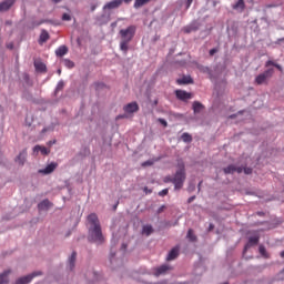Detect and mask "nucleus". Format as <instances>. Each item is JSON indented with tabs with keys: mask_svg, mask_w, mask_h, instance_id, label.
<instances>
[{
	"mask_svg": "<svg viewBox=\"0 0 284 284\" xmlns=\"http://www.w3.org/2000/svg\"><path fill=\"white\" fill-rule=\"evenodd\" d=\"M280 256H281L282 258H284V251H282V252L280 253Z\"/></svg>",
	"mask_w": 284,
	"mask_h": 284,
	"instance_id": "obj_50",
	"label": "nucleus"
},
{
	"mask_svg": "<svg viewBox=\"0 0 284 284\" xmlns=\"http://www.w3.org/2000/svg\"><path fill=\"white\" fill-rule=\"evenodd\" d=\"M94 10H97V4L91 6V12H94Z\"/></svg>",
	"mask_w": 284,
	"mask_h": 284,
	"instance_id": "obj_47",
	"label": "nucleus"
},
{
	"mask_svg": "<svg viewBox=\"0 0 284 284\" xmlns=\"http://www.w3.org/2000/svg\"><path fill=\"white\" fill-rule=\"evenodd\" d=\"M116 119H128V115L123 114V115H118Z\"/></svg>",
	"mask_w": 284,
	"mask_h": 284,
	"instance_id": "obj_46",
	"label": "nucleus"
},
{
	"mask_svg": "<svg viewBox=\"0 0 284 284\" xmlns=\"http://www.w3.org/2000/svg\"><path fill=\"white\" fill-rule=\"evenodd\" d=\"M26 159H28V150H23L19 153V155L16 158V163H18V165H24Z\"/></svg>",
	"mask_w": 284,
	"mask_h": 284,
	"instance_id": "obj_13",
	"label": "nucleus"
},
{
	"mask_svg": "<svg viewBox=\"0 0 284 284\" xmlns=\"http://www.w3.org/2000/svg\"><path fill=\"white\" fill-rule=\"evenodd\" d=\"M212 230H214V224L209 225V232H212Z\"/></svg>",
	"mask_w": 284,
	"mask_h": 284,
	"instance_id": "obj_48",
	"label": "nucleus"
},
{
	"mask_svg": "<svg viewBox=\"0 0 284 284\" xmlns=\"http://www.w3.org/2000/svg\"><path fill=\"white\" fill-rule=\"evenodd\" d=\"M53 3H61V0H52Z\"/></svg>",
	"mask_w": 284,
	"mask_h": 284,
	"instance_id": "obj_49",
	"label": "nucleus"
},
{
	"mask_svg": "<svg viewBox=\"0 0 284 284\" xmlns=\"http://www.w3.org/2000/svg\"><path fill=\"white\" fill-rule=\"evenodd\" d=\"M143 191L145 192V194H152V190L148 189V186H145Z\"/></svg>",
	"mask_w": 284,
	"mask_h": 284,
	"instance_id": "obj_44",
	"label": "nucleus"
},
{
	"mask_svg": "<svg viewBox=\"0 0 284 284\" xmlns=\"http://www.w3.org/2000/svg\"><path fill=\"white\" fill-rule=\"evenodd\" d=\"M58 166L59 164L57 162H51L44 169H41L38 172L39 174H44V175L52 174V172H54Z\"/></svg>",
	"mask_w": 284,
	"mask_h": 284,
	"instance_id": "obj_8",
	"label": "nucleus"
},
{
	"mask_svg": "<svg viewBox=\"0 0 284 284\" xmlns=\"http://www.w3.org/2000/svg\"><path fill=\"white\" fill-rule=\"evenodd\" d=\"M196 30H199V26L196 24H190L183 28V32L184 34H190L192 32H196Z\"/></svg>",
	"mask_w": 284,
	"mask_h": 284,
	"instance_id": "obj_22",
	"label": "nucleus"
},
{
	"mask_svg": "<svg viewBox=\"0 0 284 284\" xmlns=\"http://www.w3.org/2000/svg\"><path fill=\"white\" fill-rule=\"evenodd\" d=\"M194 0H186V8H190L191 6H192V2H193Z\"/></svg>",
	"mask_w": 284,
	"mask_h": 284,
	"instance_id": "obj_45",
	"label": "nucleus"
},
{
	"mask_svg": "<svg viewBox=\"0 0 284 284\" xmlns=\"http://www.w3.org/2000/svg\"><path fill=\"white\" fill-rule=\"evenodd\" d=\"M216 52H219V49H211L209 54H210V57H214V54H216Z\"/></svg>",
	"mask_w": 284,
	"mask_h": 284,
	"instance_id": "obj_39",
	"label": "nucleus"
},
{
	"mask_svg": "<svg viewBox=\"0 0 284 284\" xmlns=\"http://www.w3.org/2000/svg\"><path fill=\"white\" fill-rule=\"evenodd\" d=\"M49 39H50V33H48V32L45 31V29H43V30L41 31V34H40V38H39V43H40V45H43V43H45L47 41H49Z\"/></svg>",
	"mask_w": 284,
	"mask_h": 284,
	"instance_id": "obj_19",
	"label": "nucleus"
},
{
	"mask_svg": "<svg viewBox=\"0 0 284 284\" xmlns=\"http://www.w3.org/2000/svg\"><path fill=\"white\" fill-rule=\"evenodd\" d=\"M154 232V229H152V225H144L142 229V234H145V236H150Z\"/></svg>",
	"mask_w": 284,
	"mask_h": 284,
	"instance_id": "obj_27",
	"label": "nucleus"
},
{
	"mask_svg": "<svg viewBox=\"0 0 284 284\" xmlns=\"http://www.w3.org/2000/svg\"><path fill=\"white\" fill-rule=\"evenodd\" d=\"M258 241H261V236L258 235L248 237V242L244 246V254L250 250V247H254V245H258Z\"/></svg>",
	"mask_w": 284,
	"mask_h": 284,
	"instance_id": "obj_9",
	"label": "nucleus"
},
{
	"mask_svg": "<svg viewBox=\"0 0 284 284\" xmlns=\"http://www.w3.org/2000/svg\"><path fill=\"white\" fill-rule=\"evenodd\" d=\"M175 97H176V99H179V101L187 102V101H190V99H193L194 94H192L187 91H184V90H176Z\"/></svg>",
	"mask_w": 284,
	"mask_h": 284,
	"instance_id": "obj_6",
	"label": "nucleus"
},
{
	"mask_svg": "<svg viewBox=\"0 0 284 284\" xmlns=\"http://www.w3.org/2000/svg\"><path fill=\"white\" fill-rule=\"evenodd\" d=\"M176 83L178 85H190V83H194V80L190 75H183L176 80Z\"/></svg>",
	"mask_w": 284,
	"mask_h": 284,
	"instance_id": "obj_14",
	"label": "nucleus"
},
{
	"mask_svg": "<svg viewBox=\"0 0 284 284\" xmlns=\"http://www.w3.org/2000/svg\"><path fill=\"white\" fill-rule=\"evenodd\" d=\"M272 65H273V68H276V70H278L280 72H283V67H281V64H278V63H276V62H274L272 60H267L265 62V68H270Z\"/></svg>",
	"mask_w": 284,
	"mask_h": 284,
	"instance_id": "obj_23",
	"label": "nucleus"
},
{
	"mask_svg": "<svg viewBox=\"0 0 284 284\" xmlns=\"http://www.w3.org/2000/svg\"><path fill=\"white\" fill-rule=\"evenodd\" d=\"M258 252L261 256H263L264 258H270V254L267 253V250L265 248V246L260 245Z\"/></svg>",
	"mask_w": 284,
	"mask_h": 284,
	"instance_id": "obj_28",
	"label": "nucleus"
},
{
	"mask_svg": "<svg viewBox=\"0 0 284 284\" xmlns=\"http://www.w3.org/2000/svg\"><path fill=\"white\" fill-rule=\"evenodd\" d=\"M58 74H61V69L58 70Z\"/></svg>",
	"mask_w": 284,
	"mask_h": 284,
	"instance_id": "obj_54",
	"label": "nucleus"
},
{
	"mask_svg": "<svg viewBox=\"0 0 284 284\" xmlns=\"http://www.w3.org/2000/svg\"><path fill=\"white\" fill-rule=\"evenodd\" d=\"M244 171V173L246 174H252V168H244L242 169V172Z\"/></svg>",
	"mask_w": 284,
	"mask_h": 284,
	"instance_id": "obj_40",
	"label": "nucleus"
},
{
	"mask_svg": "<svg viewBox=\"0 0 284 284\" xmlns=\"http://www.w3.org/2000/svg\"><path fill=\"white\" fill-rule=\"evenodd\" d=\"M187 239H190V241H196V235H194V231L192 229L187 231Z\"/></svg>",
	"mask_w": 284,
	"mask_h": 284,
	"instance_id": "obj_33",
	"label": "nucleus"
},
{
	"mask_svg": "<svg viewBox=\"0 0 284 284\" xmlns=\"http://www.w3.org/2000/svg\"><path fill=\"white\" fill-rule=\"evenodd\" d=\"M68 52V47L65 45H60L57 50H55V54L57 57H65V53Z\"/></svg>",
	"mask_w": 284,
	"mask_h": 284,
	"instance_id": "obj_24",
	"label": "nucleus"
},
{
	"mask_svg": "<svg viewBox=\"0 0 284 284\" xmlns=\"http://www.w3.org/2000/svg\"><path fill=\"white\" fill-rule=\"evenodd\" d=\"M135 32H136V28H134L133 26H130L126 29L120 30V37H121L120 50L123 52V54H128V51L130 50V41L134 39Z\"/></svg>",
	"mask_w": 284,
	"mask_h": 284,
	"instance_id": "obj_2",
	"label": "nucleus"
},
{
	"mask_svg": "<svg viewBox=\"0 0 284 284\" xmlns=\"http://www.w3.org/2000/svg\"><path fill=\"white\" fill-rule=\"evenodd\" d=\"M148 165H154V162L149 160V161H145V162L142 163L143 168H148Z\"/></svg>",
	"mask_w": 284,
	"mask_h": 284,
	"instance_id": "obj_38",
	"label": "nucleus"
},
{
	"mask_svg": "<svg viewBox=\"0 0 284 284\" xmlns=\"http://www.w3.org/2000/svg\"><path fill=\"white\" fill-rule=\"evenodd\" d=\"M196 200V195H193L191 197L187 199V203H192Z\"/></svg>",
	"mask_w": 284,
	"mask_h": 284,
	"instance_id": "obj_42",
	"label": "nucleus"
},
{
	"mask_svg": "<svg viewBox=\"0 0 284 284\" xmlns=\"http://www.w3.org/2000/svg\"><path fill=\"white\" fill-rule=\"evenodd\" d=\"M123 110L126 114H134V112H139V103L131 102L123 106Z\"/></svg>",
	"mask_w": 284,
	"mask_h": 284,
	"instance_id": "obj_10",
	"label": "nucleus"
},
{
	"mask_svg": "<svg viewBox=\"0 0 284 284\" xmlns=\"http://www.w3.org/2000/svg\"><path fill=\"white\" fill-rule=\"evenodd\" d=\"M158 121L161 123V125H163V128H168V121H165V119L160 118Z\"/></svg>",
	"mask_w": 284,
	"mask_h": 284,
	"instance_id": "obj_37",
	"label": "nucleus"
},
{
	"mask_svg": "<svg viewBox=\"0 0 284 284\" xmlns=\"http://www.w3.org/2000/svg\"><path fill=\"white\" fill-rule=\"evenodd\" d=\"M151 0H135L134 8H143L146 3H150Z\"/></svg>",
	"mask_w": 284,
	"mask_h": 284,
	"instance_id": "obj_29",
	"label": "nucleus"
},
{
	"mask_svg": "<svg viewBox=\"0 0 284 284\" xmlns=\"http://www.w3.org/2000/svg\"><path fill=\"white\" fill-rule=\"evenodd\" d=\"M182 141H184V143H191L192 135H190L189 133H183L182 134Z\"/></svg>",
	"mask_w": 284,
	"mask_h": 284,
	"instance_id": "obj_32",
	"label": "nucleus"
},
{
	"mask_svg": "<svg viewBox=\"0 0 284 284\" xmlns=\"http://www.w3.org/2000/svg\"><path fill=\"white\" fill-rule=\"evenodd\" d=\"M36 276H41V272H33L30 275L20 277L16 281V284H28L32 282V278H34Z\"/></svg>",
	"mask_w": 284,
	"mask_h": 284,
	"instance_id": "obj_7",
	"label": "nucleus"
},
{
	"mask_svg": "<svg viewBox=\"0 0 284 284\" xmlns=\"http://www.w3.org/2000/svg\"><path fill=\"white\" fill-rule=\"evenodd\" d=\"M165 211V205H162L158 209V214H161Z\"/></svg>",
	"mask_w": 284,
	"mask_h": 284,
	"instance_id": "obj_41",
	"label": "nucleus"
},
{
	"mask_svg": "<svg viewBox=\"0 0 284 284\" xmlns=\"http://www.w3.org/2000/svg\"><path fill=\"white\" fill-rule=\"evenodd\" d=\"M179 257V246H175V247H173L170 252H169V254H168V256H166V261H174L175 258H178Z\"/></svg>",
	"mask_w": 284,
	"mask_h": 284,
	"instance_id": "obj_17",
	"label": "nucleus"
},
{
	"mask_svg": "<svg viewBox=\"0 0 284 284\" xmlns=\"http://www.w3.org/2000/svg\"><path fill=\"white\" fill-rule=\"evenodd\" d=\"M62 21H72V17L69 13H63Z\"/></svg>",
	"mask_w": 284,
	"mask_h": 284,
	"instance_id": "obj_34",
	"label": "nucleus"
},
{
	"mask_svg": "<svg viewBox=\"0 0 284 284\" xmlns=\"http://www.w3.org/2000/svg\"><path fill=\"white\" fill-rule=\"evenodd\" d=\"M50 205H52V203H50L49 200H43L42 202H40L38 204V209L39 210H48V207H50Z\"/></svg>",
	"mask_w": 284,
	"mask_h": 284,
	"instance_id": "obj_26",
	"label": "nucleus"
},
{
	"mask_svg": "<svg viewBox=\"0 0 284 284\" xmlns=\"http://www.w3.org/2000/svg\"><path fill=\"white\" fill-rule=\"evenodd\" d=\"M172 179H173V178H171V176H166V178L164 179V183H172Z\"/></svg>",
	"mask_w": 284,
	"mask_h": 284,
	"instance_id": "obj_43",
	"label": "nucleus"
},
{
	"mask_svg": "<svg viewBox=\"0 0 284 284\" xmlns=\"http://www.w3.org/2000/svg\"><path fill=\"white\" fill-rule=\"evenodd\" d=\"M74 263H77V252L73 251L71 256L69 257L70 270H74Z\"/></svg>",
	"mask_w": 284,
	"mask_h": 284,
	"instance_id": "obj_25",
	"label": "nucleus"
},
{
	"mask_svg": "<svg viewBox=\"0 0 284 284\" xmlns=\"http://www.w3.org/2000/svg\"><path fill=\"white\" fill-rule=\"evenodd\" d=\"M63 64L65 65V68H69V70H72V68H74V63L70 59H64Z\"/></svg>",
	"mask_w": 284,
	"mask_h": 284,
	"instance_id": "obj_31",
	"label": "nucleus"
},
{
	"mask_svg": "<svg viewBox=\"0 0 284 284\" xmlns=\"http://www.w3.org/2000/svg\"><path fill=\"white\" fill-rule=\"evenodd\" d=\"M234 10H239V8L241 10L245 9V0H239L234 6H233Z\"/></svg>",
	"mask_w": 284,
	"mask_h": 284,
	"instance_id": "obj_30",
	"label": "nucleus"
},
{
	"mask_svg": "<svg viewBox=\"0 0 284 284\" xmlns=\"http://www.w3.org/2000/svg\"><path fill=\"white\" fill-rule=\"evenodd\" d=\"M88 223L92 225V227L89 229V239L93 241V243H103L105 241V237H103V232L101 231V224L99 223V216H97L95 213H91L88 216Z\"/></svg>",
	"mask_w": 284,
	"mask_h": 284,
	"instance_id": "obj_1",
	"label": "nucleus"
},
{
	"mask_svg": "<svg viewBox=\"0 0 284 284\" xmlns=\"http://www.w3.org/2000/svg\"><path fill=\"white\" fill-rule=\"evenodd\" d=\"M201 183H203V182H200V183H199V190H201Z\"/></svg>",
	"mask_w": 284,
	"mask_h": 284,
	"instance_id": "obj_53",
	"label": "nucleus"
},
{
	"mask_svg": "<svg viewBox=\"0 0 284 284\" xmlns=\"http://www.w3.org/2000/svg\"><path fill=\"white\" fill-rule=\"evenodd\" d=\"M17 0H6L0 3V12H7V10H10L11 6H14V2Z\"/></svg>",
	"mask_w": 284,
	"mask_h": 284,
	"instance_id": "obj_15",
	"label": "nucleus"
},
{
	"mask_svg": "<svg viewBox=\"0 0 284 284\" xmlns=\"http://www.w3.org/2000/svg\"><path fill=\"white\" fill-rule=\"evenodd\" d=\"M123 3H132V0H113L108 2L104 6V10H116V8H121Z\"/></svg>",
	"mask_w": 284,
	"mask_h": 284,
	"instance_id": "obj_5",
	"label": "nucleus"
},
{
	"mask_svg": "<svg viewBox=\"0 0 284 284\" xmlns=\"http://www.w3.org/2000/svg\"><path fill=\"white\" fill-rule=\"evenodd\" d=\"M224 174H234V172H237V174H241L243 172V168L235 166L234 164H230L229 166L223 169Z\"/></svg>",
	"mask_w": 284,
	"mask_h": 284,
	"instance_id": "obj_12",
	"label": "nucleus"
},
{
	"mask_svg": "<svg viewBox=\"0 0 284 284\" xmlns=\"http://www.w3.org/2000/svg\"><path fill=\"white\" fill-rule=\"evenodd\" d=\"M33 152H41L43 156H48V154H50V149L41 145H36L33 148Z\"/></svg>",
	"mask_w": 284,
	"mask_h": 284,
	"instance_id": "obj_20",
	"label": "nucleus"
},
{
	"mask_svg": "<svg viewBox=\"0 0 284 284\" xmlns=\"http://www.w3.org/2000/svg\"><path fill=\"white\" fill-rule=\"evenodd\" d=\"M34 68L37 70V72H47L48 68L45 67V63L41 62V61H36L34 62Z\"/></svg>",
	"mask_w": 284,
	"mask_h": 284,
	"instance_id": "obj_21",
	"label": "nucleus"
},
{
	"mask_svg": "<svg viewBox=\"0 0 284 284\" xmlns=\"http://www.w3.org/2000/svg\"><path fill=\"white\" fill-rule=\"evenodd\" d=\"M172 271V266L168 264H163L155 268L154 275L155 276H163V274H168V272Z\"/></svg>",
	"mask_w": 284,
	"mask_h": 284,
	"instance_id": "obj_11",
	"label": "nucleus"
},
{
	"mask_svg": "<svg viewBox=\"0 0 284 284\" xmlns=\"http://www.w3.org/2000/svg\"><path fill=\"white\" fill-rule=\"evenodd\" d=\"M274 77V68H268L264 72L260 73L255 77V84L256 85H267L270 80Z\"/></svg>",
	"mask_w": 284,
	"mask_h": 284,
	"instance_id": "obj_4",
	"label": "nucleus"
},
{
	"mask_svg": "<svg viewBox=\"0 0 284 284\" xmlns=\"http://www.w3.org/2000/svg\"><path fill=\"white\" fill-rule=\"evenodd\" d=\"M10 274H12L11 270L3 271V273L0 274V284L10 283V278H8V276H10Z\"/></svg>",
	"mask_w": 284,
	"mask_h": 284,
	"instance_id": "obj_16",
	"label": "nucleus"
},
{
	"mask_svg": "<svg viewBox=\"0 0 284 284\" xmlns=\"http://www.w3.org/2000/svg\"><path fill=\"white\" fill-rule=\"evenodd\" d=\"M53 143H57V141H53V142L50 141V142H49V145H53Z\"/></svg>",
	"mask_w": 284,
	"mask_h": 284,
	"instance_id": "obj_51",
	"label": "nucleus"
},
{
	"mask_svg": "<svg viewBox=\"0 0 284 284\" xmlns=\"http://www.w3.org/2000/svg\"><path fill=\"white\" fill-rule=\"evenodd\" d=\"M41 23H43V21H41V22H38V26H41Z\"/></svg>",
	"mask_w": 284,
	"mask_h": 284,
	"instance_id": "obj_55",
	"label": "nucleus"
},
{
	"mask_svg": "<svg viewBox=\"0 0 284 284\" xmlns=\"http://www.w3.org/2000/svg\"><path fill=\"white\" fill-rule=\"evenodd\" d=\"M179 171L174 174V178L171 180V183L174 184L175 190H181L183 183H185V163L182 160L178 161Z\"/></svg>",
	"mask_w": 284,
	"mask_h": 284,
	"instance_id": "obj_3",
	"label": "nucleus"
},
{
	"mask_svg": "<svg viewBox=\"0 0 284 284\" xmlns=\"http://www.w3.org/2000/svg\"><path fill=\"white\" fill-rule=\"evenodd\" d=\"M192 109L194 114H200L202 110H205V105L199 101H194Z\"/></svg>",
	"mask_w": 284,
	"mask_h": 284,
	"instance_id": "obj_18",
	"label": "nucleus"
},
{
	"mask_svg": "<svg viewBox=\"0 0 284 284\" xmlns=\"http://www.w3.org/2000/svg\"><path fill=\"white\" fill-rule=\"evenodd\" d=\"M257 214H258V216H263L264 213L263 212H257Z\"/></svg>",
	"mask_w": 284,
	"mask_h": 284,
	"instance_id": "obj_52",
	"label": "nucleus"
},
{
	"mask_svg": "<svg viewBox=\"0 0 284 284\" xmlns=\"http://www.w3.org/2000/svg\"><path fill=\"white\" fill-rule=\"evenodd\" d=\"M64 85H65V83H63V81H60V82L58 83V85H57V89H55L57 92L63 90Z\"/></svg>",
	"mask_w": 284,
	"mask_h": 284,
	"instance_id": "obj_35",
	"label": "nucleus"
},
{
	"mask_svg": "<svg viewBox=\"0 0 284 284\" xmlns=\"http://www.w3.org/2000/svg\"><path fill=\"white\" fill-rule=\"evenodd\" d=\"M170 191L168 190V189H164V190H162V191H160L159 192V196H168V193H169Z\"/></svg>",
	"mask_w": 284,
	"mask_h": 284,
	"instance_id": "obj_36",
	"label": "nucleus"
}]
</instances>
